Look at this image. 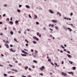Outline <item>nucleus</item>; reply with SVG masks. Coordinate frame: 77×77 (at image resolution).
<instances>
[{"instance_id":"1","label":"nucleus","mask_w":77,"mask_h":77,"mask_svg":"<svg viewBox=\"0 0 77 77\" xmlns=\"http://www.w3.org/2000/svg\"><path fill=\"white\" fill-rule=\"evenodd\" d=\"M32 55L34 57H36L37 56V54L36 53H34L32 54Z\"/></svg>"},{"instance_id":"2","label":"nucleus","mask_w":77,"mask_h":77,"mask_svg":"<svg viewBox=\"0 0 77 77\" xmlns=\"http://www.w3.org/2000/svg\"><path fill=\"white\" fill-rule=\"evenodd\" d=\"M33 39H35L37 41H38L39 40V39L38 38H37L35 36H34L33 37Z\"/></svg>"},{"instance_id":"3","label":"nucleus","mask_w":77,"mask_h":77,"mask_svg":"<svg viewBox=\"0 0 77 77\" xmlns=\"http://www.w3.org/2000/svg\"><path fill=\"white\" fill-rule=\"evenodd\" d=\"M61 74L62 75H64V77H66V74L64 72H62Z\"/></svg>"},{"instance_id":"4","label":"nucleus","mask_w":77,"mask_h":77,"mask_svg":"<svg viewBox=\"0 0 77 77\" xmlns=\"http://www.w3.org/2000/svg\"><path fill=\"white\" fill-rule=\"evenodd\" d=\"M10 50V51H11V52H13L14 53L15 52V50H13V49H12V48H11Z\"/></svg>"},{"instance_id":"5","label":"nucleus","mask_w":77,"mask_h":77,"mask_svg":"<svg viewBox=\"0 0 77 77\" xmlns=\"http://www.w3.org/2000/svg\"><path fill=\"white\" fill-rule=\"evenodd\" d=\"M68 73L69 74H72V76L73 75V74H74V73L72 72H68Z\"/></svg>"},{"instance_id":"6","label":"nucleus","mask_w":77,"mask_h":77,"mask_svg":"<svg viewBox=\"0 0 77 77\" xmlns=\"http://www.w3.org/2000/svg\"><path fill=\"white\" fill-rule=\"evenodd\" d=\"M52 21L53 23H57V20H52Z\"/></svg>"},{"instance_id":"7","label":"nucleus","mask_w":77,"mask_h":77,"mask_svg":"<svg viewBox=\"0 0 77 77\" xmlns=\"http://www.w3.org/2000/svg\"><path fill=\"white\" fill-rule=\"evenodd\" d=\"M9 23L11 24V25H13L14 24V22L12 21H10L9 22Z\"/></svg>"},{"instance_id":"8","label":"nucleus","mask_w":77,"mask_h":77,"mask_svg":"<svg viewBox=\"0 0 77 77\" xmlns=\"http://www.w3.org/2000/svg\"><path fill=\"white\" fill-rule=\"evenodd\" d=\"M57 15H59V17H61V14L59 12H57Z\"/></svg>"},{"instance_id":"9","label":"nucleus","mask_w":77,"mask_h":77,"mask_svg":"<svg viewBox=\"0 0 77 77\" xmlns=\"http://www.w3.org/2000/svg\"><path fill=\"white\" fill-rule=\"evenodd\" d=\"M72 70H75V69H76V67L75 66H74L72 68Z\"/></svg>"},{"instance_id":"10","label":"nucleus","mask_w":77,"mask_h":77,"mask_svg":"<svg viewBox=\"0 0 77 77\" xmlns=\"http://www.w3.org/2000/svg\"><path fill=\"white\" fill-rule=\"evenodd\" d=\"M67 29L69 30V32H71L72 31V29L69 27L67 28Z\"/></svg>"},{"instance_id":"11","label":"nucleus","mask_w":77,"mask_h":77,"mask_svg":"<svg viewBox=\"0 0 77 77\" xmlns=\"http://www.w3.org/2000/svg\"><path fill=\"white\" fill-rule=\"evenodd\" d=\"M11 69V70H13V71H15V72H18V71H17V70L16 69H15L14 70V69Z\"/></svg>"},{"instance_id":"12","label":"nucleus","mask_w":77,"mask_h":77,"mask_svg":"<svg viewBox=\"0 0 77 77\" xmlns=\"http://www.w3.org/2000/svg\"><path fill=\"white\" fill-rule=\"evenodd\" d=\"M5 47H6L7 48H9V46L8 45V44H5Z\"/></svg>"},{"instance_id":"13","label":"nucleus","mask_w":77,"mask_h":77,"mask_svg":"<svg viewBox=\"0 0 77 77\" xmlns=\"http://www.w3.org/2000/svg\"><path fill=\"white\" fill-rule=\"evenodd\" d=\"M21 56H26L27 55L26 54H21Z\"/></svg>"},{"instance_id":"14","label":"nucleus","mask_w":77,"mask_h":77,"mask_svg":"<svg viewBox=\"0 0 77 77\" xmlns=\"http://www.w3.org/2000/svg\"><path fill=\"white\" fill-rule=\"evenodd\" d=\"M26 8H28V9H29V8H30V6L28 5H26Z\"/></svg>"},{"instance_id":"15","label":"nucleus","mask_w":77,"mask_h":77,"mask_svg":"<svg viewBox=\"0 0 77 77\" xmlns=\"http://www.w3.org/2000/svg\"><path fill=\"white\" fill-rule=\"evenodd\" d=\"M48 61L50 62H50H51V59L49 58L48 59Z\"/></svg>"},{"instance_id":"16","label":"nucleus","mask_w":77,"mask_h":77,"mask_svg":"<svg viewBox=\"0 0 77 77\" xmlns=\"http://www.w3.org/2000/svg\"><path fill=\"white\" fill-rule=\"evenodd\" d=\"M33 62H34V63H38V62L36 60H33Z\"/></svg>"},{"instance_id":"17","label":"nucleus","mask_w":77,"mask_h":77,"mask_svg":"<svg viewBox=\"0 0 77 77\" xmlns=\"http://www.w3.org/2000/svg\"><path fill=\"white\" fill-rule=\"evenodd\" d=\"M67 56L68 57H69V58H70V57H71V55H70L69 54H67Z\"/></svg>"},{"instance_id":"18","label":"nucleus","mask_w":77,"mask_h":77,"mask_svg":"<svg viewBox=\"0 0 77 77\" xmlns=\"http://www.w3.org/2000/svg\"><path fill=\"white\" fill-rule=\"evenodd\" d=\"M69 62L70 64H72V63H73V62H72V61H71L69 60Z\"/></svg>"},{"instance_id":"19","label":"nucleus","mask_w":77,"mask_h":77,"mask_svg":"<svg viewBox=\"0 0 77 77\" xmlns=\"http://www.w3.org/2000/svg\"><path fill=\"white\" fill-rule=\"evenodd\" d=\"M64 19H65V20H69V18H66V17H64Z\"/></svg>"},{"instance_id":"20","label":"nucleus","mask_w":77,"mask_h":77,"mask_svg":"<svg viewBox=\"0 0 77 77\" xmlns=\"http://www.w3.org/2000/svg\"><path fill=\"white\" fill-rule=\"evenodd\" d=\"M34 16H35V17H34L35 19H36V18H38V16H37V15H34Z\"/></svg>"},{"instance_id":"21","label":"nucleus","mask_w":77,"mask_h":77,"mask_svg":"<svg viewBox=\"0 0 77 77\" xmlns=\"http://www.w3.org/2000/svg\"><path fill=\"white\" fill-rule=\"evenodd\" d=\"M49 12H50L51 14H53V12L51 11V10H50L49 11Z\"/></svg>"},{"instance_id":"22","label":"nucleus","mask_w":77,"mask_h":77,"mask_svg":"<svg viewBox=\"0 0 77 77\" xmlns=\"http://www.w3.org/2000/svg\"><path fill=\"white\" fill-rule=\"evenodd\" d=\"M13 33H14V32L12 31H11L10 32V34L12 35H13Z\"/></svg>"},{"instance_id":"23","label":"nucleus","mask_w":77,"mask_h":77,"mask_svg":"<svg viewBox=\"0 0 77 77\" xmlns=\"http://www.w3.org/2000/svg\"><path fill=\"white\" fill-rule=\"evenodd\" d=\"M32 42H33V43H34V44H36V43H37V42H36V41H33Z\"/></svg>"},{"instance_id":"24","label":"nucleus","mask_w":77,"mask_h":77,"mask_svg":"<svg viewBox=\"0 0 77 77\" xmlns=\"http://www.w3.org/2000/svg\"><path fill=\"white\" fill-rule=\"evenodd\" d=\"M17 12H18L20 13V12H21V10H19V9H18L17 10Z\"/></svg>"},{"instance_id":"25","label":"nucleus","mask_w":77,"mask_h":77,"mask_svg":"<svg viewBox=\"0 0 77 77\" xmlns=\"http://www.w3.org/2000/svg\"><path fill=\"white\" fill-rule=\"evenodd\" d=\"M55 28L57 30V29H59V28H58V27L57 26H55Z\"/></svg>"},{"instance_id":"26","label":"nucleus","mask_w":77,"mask_h":77,"mask_svg":"<svg viewBox=\"0 0 77 77\" xmlns=\"http://www.w3.org/2000/svg\"><path fill=\"white\" fill-rule=\"evenodd\" d=\"M4 77H7L8 75L7 74L5 73L4 74Z\"/></svg>"},{"instance_id":"27","label":"nucleus","mask_w":77,"mask_h":77,"mask_svg":"<svg viewBox=\"0 0 77 77\" xmlns=\"http://www.w3.org/2000/svg\"><path fill=\"white\" fill-rule=\"evenodd\" d=\"M50 63H51V65H53V66H54V64H53V63H52L51 62H50Z\"/></svg>"},{"instance_id":"28","label":"nucleus","mask_w":77,"mask_h":77,"mask_svg":"<svg viewBox=\"0 0 77 77\" xmlns=\"http://www.w3.org/2000/svg\"><path fill=\"white\" fill-rule=\"evenodd\" d=\"M62 48H63V49H65V47L63 46L62 45H61L60 46Z\"/></svg>"},{"instance_id":"29","label":"nucleus","mask_w":77,"mask_h":77,"mask_svg":"<svg viewBox=\"0 0 77 77\" xmlns=\"http://www.w3.org/2000/svg\"><path fill=\"white\" fill-rule=\"evenodd\" d=\"M25 42H26L27 43H29V42L27 41V39H25Z\"/></svg>"},{"instance_id":"30","label":"nucleus","mask_w":77,"mask_h":77,"mask_svg":"<svg viewBox=\"0 0 77 77\" xmlns=\"http://www.w3.org/2000/svg\"><path fill=\"white\" fill-rule=\"evenodd\" d=\"M15 23L16 24H17V23H18V21L17 20H16L15 21Z\"/></svg>"},{"instance_id":"31","label":"nucleus","mask_w":77,"mask_h":77,"mask_svg":"<svg viewBox=\"0 0 77 77\" xmlns=\"http://www.w3.org/2000/svg\"><path fill=\"white\" fill-rule=\"evenodd\" d=\"M36 24H37V25H38V24H39V22H36Z\"/></svg>"},{"instance_id":"32","label":"nucleus","mask_w":77,"mask_h":77,"mask_svg":"<svg viewBox=\"0 0 77 77\" xmlns=\"http://www.w3.org/2000/svg\"><path fill=\"white\" fill-rule=\"evenodd\" d=\"M7 6H8V5H7L5 4V5H4V7H7Z\"/></svg>"},{"instance_id":"33","label":"nucleus","mask_w":77,"mask_h":77,"mask_svg":"<svg viewBox=\"0 0 77 77\" xmlns=\"http://www.w3.org/2000/svg\"><path fill=\"white\" fill-rule=\"evenodd\" d=\"M40 70H41L42 71L43 70V69L42 68V67H40Z\"/></svg>"},{"instance_id":"34","label":"nucleus","mask_w":77,"mask_h":77,"mask_svg":"<svg viewBox=\"0 0 77 77\" xmlns=\"http://www.w3.org/2000/svg\"><path fill=\"white\" fill-rule=\"evenodd\" d=\"M9 65L11 67H12V66H13V65H11L10 64H9Z\"/></svg>"},{"instance_id":"35","label":"nucleus","mask_w":77,"mask_h":77,"mask_svg":"<svg viewBox=\"0 0 77 77\" xmlns=\"http://www.w3.org/2000/svg\"><path fill=\"white\" fill-rule=\"evenodd\" d=\"M29 17L30 18H32V17H31V15H30V14H29Z\"/></svg>"},{"instance_id":"36","label":"nucleus","mask_w":77,"mask_h":77,"mask_svg":"<svg viewBox=\"0 0 77 77\" xmlns=\"http://www.w3.org/2000/svg\"><path fill=\"white\" fill-rule=\"evenodd\" d=\"M24 54H28V53H27V52H25Z\"/></svg>"},{"instance_id":"37","label":"nucleus","mask_w":77,"mask_h":77,"mask_svg":"<svg viewBox=\"0 0 77 77\" xmlns=\"http://www.w3.org/2000/svg\"><path fill=\"white\" fill-rule=\"evenodd\" d=\"M27 31V30H25V31H24V33L25 35H26V31Z\"/></svg>"},{"instance_id":"38","label":"nucleus","mask_w":77,"mask_h":77,"mask_svg":"<svg viewBox=\"0 0 77 77\" xmlns=\"http://www.w3.org/2000/svg\"><path fill=\"white\" fill-rule=\"evenodd\" d=\"M39 75H41V76H42V75H43V74L42 73H39Z\"/></svg>"},{"instance_id":"39","label":"nucleus","mask_w":77,"mask_h":77,"mask_svg":"<svg viewBox=\"0 0 77 77\" xmlns=\"http://www.w3.org/2000/svg\"><path fill=\"white\" fill-rule=\"evenodd\" d=\"M22 6V5H19V8H21V7Z\"/></svg>"},{"instance_id":"40","label":"nucleus","mask_w":77,"mask_h":77,"mask_svg":"<svg viewBox=\"0 0 77 77\" xmlns=\"http://www.w3.org/2000/svg\"><path fill=\"white\" fill-rule=\"evenodd\" d=\"M22 53H24L25 52V51H24V50H22Z\"/></svg>"},{"instance_id":"41","label":"nucleus","mask_w":77,"mask_h":77,"mask_svg":"<svg viewBox=\"0 0 77 77\" xmlns=\"http://www.w3.org/2000/svg\"><path fill=\"white\" fill-rule=\"evenodd\" d=\"M37 36H39V32H38L37 33Z\"/></svg>"},{"instance_id":"42","label":"nucleus","mask_w":77,"mask_h":77,"mask_svg":"<svg viewBox=\"0 0 77 77\" xmlns=\"http://www.w3.org/2000/svg\"><path fill=\"white\" fill-rule=\"evenodd\" d=\"M14 41H15L16 42L17 41V39H16V38H14Z\"/></svg>"},{"instance_id":"43","label":"nucleus","mask_w":77,"mask_h":77,"mask_svg":"<svg viewBox=\"0 0 77 77\" xmlns=\"http://www.w3.org/2000/svg\"><path fill=\"white\" fill-rule=\"evenodd\" d=\"M72 15H73V14L72 13H70L71 16H72Z\"/></svg>"},{"instance_id":"44","label":"nucleus","mask_w":77,"mask_h":77,"mask_svg":"<svg viewBox=\"0 0 77 77\" xmlns=\"http://www.w3.org/2000/svg\"><path fill=\"white\" fill-rule=\"evenodd\" d=\"M13 45H10V47H13Z\"/></svg>"},{"instance_id":"45","label":"nucleus","mask_w":77,"mask_h":77,"mask_svg":"<svg viewBox=\"0 0 77 77\" xmlns=\"http://www.w3.org/2000/svg\"><path fill=\"white\" fill-rule=\"evenodd\" d=\"M42 68L43 69H44V66H42Z\"/></svg>"},{"instance_id":"46","label":"nucleus","mask_w":77,"mask_h":77,"mask_svg":"<svg viewBox=\"0 0 77 77\" xmlns=\"http://www.w3.org/2000/svg\"><path fill=\"white\" fill-rule=\"evenodd\" d=\"M11 21H12V17H11L10 19Z\"/></svg>"},{"instance_id":"47","label":"nucleus","mask_w":77,"mask_h":77,"mask_svg":"<svg viewBox=\"0 0 77 77\" xmlns=\"http://www.w3.org/2000/svg\"><path fill=\"white\" fill-rule=\"evenodd\" d=\"M49 30H51V31H53V29H52L51 28H50Z\"/></svg>"},{"instance_id":"48","label":"nucleus","mask_w":77,"mask_h":77,"mask_svg":"<svg viewBox=\"0 0 77 77\" xmlns=\"http://www.w3.org/2000/svg\"><path fill=\"white\" fill-rule=\"evenodd\" d=\"M54 65H56V66H57V63H54Z\"/></svg>"},{"instance_id":"49","label":"nucleus","mask_w":77,"mask_h":77,"mask_svg":"<svg viewBox=\"0 0 77 77\" xmlns=\"http://www.w3.org/2000/svg\"><path fill=\"white\" fill-rule=\"evenodd\" d=\"M51 26L52 27H54V25L53 24H52V25H51Z\"/></svg>"},{"instance_id":"50","label":"nucleus","mask_w":77,"mask_h":77,"mask_svg":"<svg viewBox=\"0 0 77 77\" xmlns=\"http://www.w3.org/2000/svg\"><path fill=\"white\" fill-rule=\"evenodd\" d=\"M6 20H7L8 21H9V18H7Z\"/></svg>"},{"instance_id":"51","label":"nucleus","mask_w":77,"mask_h":77,"mask_svg":"<svg viewBox=\"0 0 77 77\" xmlns=\"http://www.w3.org/2000/svg\"><path fill=\"white\" fill-rule=\"evenodd\" d=\"M39 38H41V34L39 35Z\"/></svg>"},{"instance_id":"52","label":"nucleus","mask_w":77,"mask_h":77,"mask_svg":"<svg viewBox=\"0 0 77 77\" xmlns=\"http://www.w3.org/2000/svg\"><path fill=\"white\" fill-rule=\"evenodd\" d=\"M67 52L69 54H70V52H69V51H67Z\"/></svg>"},{"instance_id":"53","label":"nucleus","mask_w":77,"mask_h":77,"mask_svg":"<svg viewBox=\"0 0 77 77\" xmlns=\"http://www.w3.org/2000/svg\"><path fill=\"white\" fill-rule=\"evenodd\" d=\"M5 16H6V14H3V17H5Z\"/></svg>"},{"instance_id":"54","label":"nucleus","mask_w":77,"mask_h":77,"mask_svg":"<svg viewBox=\"0 0 77 77\" xmlns=\"http://www.w3.org/2000/svg\"><path fill=\"white\" fill-rule=\"evenodd\" d=\"M60 53H63V51H62V50H60Z\"/></svg>"},{"instance_id":"55","label":"nucleus","mask_w":77,"mask_h":77,"mask_svg":"<svg viewBox=\"0 0 77 77\" xmlns=\"http://www.w3.org/2000/svg\"><path fill=\"white\" fill-rule=\"evenodd\" d=\"M64 29H65V30H67V28H66V27H65Z\"/></svg>"},{"instance_id":"56","label":"nucleus","mask_w":77,"mask_h":77,"mask_svg":"<svg viewBox=\"0 0 77 77\" xmlns=\"http://www.w3.org/2000/svg\"><path fill=\"white\" fill-rule=\"evenodd\" d=\"M49 27H50V26H51V24H49Z\"/></svg>"},{"instance_id":"57","label":"nucleus","mask_w":77,"mask_h":77,"mask_svg":"<svg viewBox=\"0 0 77 77\" xmlns=\"http://www.w3.org/2000/svg\"><path fill=\"white\" fill-rule=\"evenodd\" d=\"M26 47H27L28 46V44H26Z\"/></svg>"},{"instance_id":"58","label":"nucleus","mask_w":77,"mask_h":77,"mask_svg":"<svg viewBox=\"0 0 77 77\" xmlns=\"http://www.w3.org/2000/svg\"><path fill=\"white\" fill-rule=\"evenodd\" d=\"M35 52L36 53H38V51H35Z\"/></svg>"},{"instance_id":"59","label":"nucleus","mask_w":77,"mask_h":77,"mask_svg":"<svg viewBox=\"0 0 77 77\" xmlns=\"http://www.w3.org/2000/svg\"><path fill=\"white\" fill-rule=\"evenodd\" d=\"M0 35H1V36H2L3 35V33H1L0 34Z\"/></svg>"},{"instance_id":"60","label":"nucleus","mask_w":77,"mask_h":77,"mask_svg":"<svg viewBox=\"0 0 77 77\" xmlns=\"http://www.w3.org/2000/svg\"><path fill=\"white\" fill-rule=\"evenodd\" d=\"M22 77H26V76H24V75H22Z\"/></svg>"},{"instance_id":"61","label":"nucleus","mask_w":77,"mask_h":77,"mask_svg":"<svg viewBox=\"0 0 77 77\" xmlns=\"http://www.w3.org/2000/svg\"><path fill=\"white\" fill-rule=\"evenodd\" d=\"M2 22H0V24H2Z\"/></svg>"},{"instance_id":"62","label":"nucleus","mask_w":77,"mask_h":77,"mask_svg":"<svg viewBox=\"0 0 77 77\" xmlns=\"http://www.w3.org/2000/svg\"><path fill=\"white\" fill-rule=\"evenodd\" d=\"M15 62L16 63H18V61H15Z\"/></svg>"},{"instance_id":"63","label":"nucleus","mask_w":77,"mask_h":77,"mask_svg":"<svg viewBox=\"0 0 77 77\" xmlns=\"http://www.w3.org/2000/svg\"><path fill=\"white\" fill-rule=\"evenodd\" d=\"M9 77H15L14 76H10Z\"/></svg>"},{"instance_id":"64","label":"nucleus","mask_w":77,"mask_h":77,"mask_svg":"<svg viewBox=\"0 0 77 77\" xmlns=\"http://www.w3.org/2000/svg\"><path fill=\"white\" fill-rule=\"evenodd\" d=\"M64 45L65 47H66V45Z\"/></svg>"}]
</instances>
